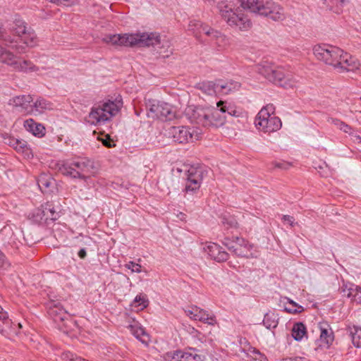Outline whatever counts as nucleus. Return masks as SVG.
<instances>
[{
  "label": "nucleus",
  "mask_w": 361,
  "mask_h": 361,
  "mask_svg": "<svg viewBox=\"0 0 361 361\" xmlns=\"http://www.w3.org/2000/svg\"><path fill=\"white\" fill-rule=\"evenodd\" d=\"M226 114L236 116V111L233 109L227 102L219 101L216 103V108L209 114V126L216 128L222 126L226 120Z\"/></svg>",
  "instance_id": "10"
},
{
  "label": "nucleus",
  "mask_w": 361,
  "mask_h": 361,
  "mask_svg": "<svg viewBox=\"0 0 361 361\" xmlns=\"http://www.w3.org/2000/svg\"><path fill=\"white\" fill-rule=\"evenodd\" d=\"M44 212H47L44 211L42 206H41L40 207L33 210V212L31 214V216L36 222H41L42 221H46L48 219H47L46 214Z\"/></svg>",
  "instance_id": "40"
},
{
  "label": "nucleus",
  "mask_w": 361,
  "mask_h": 361,
  "mask_svg": "<svg viewBox=\"0 0 361 361\" xmlns=\"http://www.w3.org/2000/svg\"><path fill=\"white\" fill-rule=\"evenodd\" d=\"M8 49L3 42V44H0V63H5L9 66L13 63L14 59H18L17 56Z\"/></svg>",
  "instance_id": "24"
},
{
  "label": "nucleus",
  "mask_w": 361,
  "mask_h": 361,
  "mask_svg": "<svg viewBox=\"0 0 361 361\" xmlns=\"http://www.w3.org/2000/svg\"><path fill=\"white\" fill-rule=\"evenodd\" d=\"M340 61L341 63L338 65L337 70L339 73L354 71L358 69L360 66L359 61L356 58L344 51Z\"/></svg>",
  "instance_id": "16"
},
{
  "label": "nucleus",
  "mask_w": 361,
  "mask_h": 361,
  "mask_svg": "<svg viewBox=\"0 0 361 361\" xmlns=\"http://www.w3.org/2000/svg\"><path fill=\"white\" fill-rule=\"evenodd\" d=\"M134 302H138L139 305H142L143 307H146L148 303V300L145 298L144 295H138L135 297Z\"/></svg>",
  "instance_id": "47"
},
{
  "label": "nucleus",
  "mask_w": 361,
  "mask_h": 361,
  "mask_svg": "<svg viewBox=\"0 0 361 361\" xmlns=\"http://www.w3.org/2000/svg\"><path fill=\"white\" fill-rule=\"evenodd\" d=\"M228 25L241 31H246L251 27L250 19L242 10H234L225 20Z\"/></svg>",
  "instance_id": "11"
},
{
  "label": "nucleus",
  "mask_w": 361,
  "mask_h": 361,
  "mask_svg": "<svg viewBox=\"0 0 361 361\" xmlns=\"http://www.w3.org/2000/svg\"><path fill=\"white\" fill-rule=\"evenodd\" d=\"M7 30L0 29V39L18 54L25 53L27 48L35 47L38 44L35 30L19 16L8 24Z\"/></svg>",
  "instance_id": "1"
},
{
  "label": "nucleus",
  "mask_w": 361,
  "mask_h": 361,
  "mask_svg": "<svg viewBox=\"0 0 361 361\" xmlns=\"http://www.w3.org/2000/svg\"><path fill=\"white\" fill-rule=\"evenodd\" d=\"M193 115L197 123L201 124L204 126H209V114H206L203 110L195 111Z\"/></svg>",
  "instance_id": "38"
},
{
  "label": "nucleus",
  "mask_w": 361,
  "mask_h": 361,
  "mask_svg": "<svg viewBox=\"0 0 361 361\" xmlns=\"http://www.w3.org/2000/svg\"><path fill=\"white\" fill-rule=\"evenodd\" d=\"M330 9L336 13H341L343 11V7L345 4V0H329Z\"/></svg>",
  "instance_id": "41"
},
{
  "label": "nucleus",
  "mask_w": 361,
  "mask_h": 361,
  "mask_svg": "<svg viewBox=\"0 0 361 361\" xmlns=\"http://www.w3.org/2000/svg\"><path fill=\"white\" fill-rule=\"evenodd\" d=\"M288 303L290 305H292L294 309H290L288 307H285V310L290 313H300L303 311V307L301 305H299L295 302H294L292 300L288 299Z\"/></svg>",
  "instance_id": "45"
},
{
  "label": "nucleus",
  "mask_w": 361,
  "mask_h": 361,
  "mask_svg": "<svg viewBox=\"0 0 361 361\" xmlns=\"http://www.w3.org/2000/svg\"><path fill=\"white\" fill-rule=\"evenodd\" d=\"M345 295L348 298H351L354 301L361 303V288L358 286L350 287L347 290H343Z\"/></svg>",
  "instance_id": "37"
},
{
  "label": "nucleus",
  "mask_w": 361,
  "mask_h": 361,
  "mask_svg": "<svg viewBox=\"0 0 361 361\" xmlns=\"http://www.w3.org/2000/svg\"><path fill=\"white\" fill-rule=\"evenodd\" d=\"M199 350L190 348L188 351L175 350L168 353L166 356L175 361H204L205 356L199 353Z\"/></svg>",
  "instance_id": "12"
},
{
  "label": "nucleus",
  "mask_w": 361,
  "mask_h": 361,
  "mask_svg": "<svg viewBox=\"0 0 361 361\" xmlns=\"http://www.w3.org/2000/svg\"><path fill=\"white\" fill-rule=\"evenodd\" d=\"M203 173L204 171L202 168L191 166L187 171L186 180L197 179L199 182H202Z\"/></svg>",
  "instance_id": "35"
},
{
  "label": "nucleus",
  "mask_w": 361,
  "mask_h": 361,
  "mask_svg": "<svg viewBox=\"0 0 361 361\" xmlns=\"http://www.w3.org/2000/svg\"><path fill=\"white\" fill-rule=\"evenodd\" d=\"M224 245H226L228 249L233 252L235 254V249H238V240L235 242V245H231L229 243L228 238H225V240L224 242Z\"/></svg>",
  "instance_id": "48"
},
{
  "label": "nucleus",
  "mask_w": 361,
  "mask_h": 361,
  "mask_svg": "<svg viewBox=\"0 0 361 361\" xmlns=\"http://www.w3.org/2000/svg\"><path fill=\"white\" fill-rule=\"evenodd\" d=\"M57 167L59 171L65 176L86 180L87 173L92 169V163L85 158H78L70 162H59Z\"/></svg>",
  "instance_id": "6"
},
{
  "label": "nucleus",
  "mask_w": 361,
  "mask_h": 361,
  "mask_svg": "<svg viewBox=\"0 0 361 361\" xmlns=\"http://www.w3.org/2000/svg\"><path fill=\"white\" fill-rule=\"evenodd\" d=\"M221 225L226 230L237 228L238 224L235 217L229 214H225L221 216Z\"/></svg>",
  "instance_id": "31"
},
{
  "label": "nucleus",
  "mask_w": 361,
  "mask_h": 361,
  "mask_svg": "<svg viewBox=\"0 0 361 361\" xmlns=\"http://www.w3.org/2000/svg\"><path fill=\"white\" fill-rule=\"evenodd\" d=\"M274 165L275 168L286 169L288 167L289 164H288L286 162H283V161H280V162H274Z\"/></svg>",
  "instance_id": "51"
},
{
  "label": "nucleus",
  "mask_w": 361,
  "mask_h": 361,
  "mask_svg": "<svg viewBox=\"0 0 361 361\" xmlns=\"http://www.w3.org/2000/svg\"><path fill=\"white\" fill-rule=\"evenodd\" d=\"M103 144L104 145L108 147H111V144L109 140H108L107 139H105L103 140Z\"/></svg>",
  "instance_id": "55"
},
{
  "label": "nucleus",
  "mask_w": 361,
  "mask_h": 361,
  "mask_svg": "<svg viewBox=\"0 0 361 361\" xmlns=\"http://www.w3.org/2000/svg\"><path fill=\"white\" fill-rule=\"evenodd\" d=\"M122 106L121 100L107 101L93 106L88 115L87 122L94 126L104 124L115 116Z\"/></svg>",
  "instance_id": "4"
},
{
  "label": "nucleus",
  "mask_w": 361,
  "mask_h": 361,
  "mask_svg": "<svg viewBox=\"0 0 361 361\" xmlns=\"http://www.w3.org/2000/svg\"><path fill=\"white\" fill-rule=\"evenodd\" d=\"M24 127L35 136L42 137L44 135L45 128L42 124L35 123L31 118L25 121Z\"/></svg>",
  "instance_id": "26"
},
{
  "label": "nucleus",
  "mask_w": 361,
  "mask_h": 361,
  "mask_svg": "<svg viewBox=\"0 0 361 361\" xmlns=\"http://www.w3.org/2000/svg\"><path fill=\"white\" fill-rule=\"evenodd\" d=\"M125 267L127 269H130L132 272H135V273L141 272V265L137 263H135L133 261H130V262H128L127 264H126Z\"/></svg>",
  "instance_id": "46"
},
{
  "label": "nucleus",
  "mask_w": 361,
  "mask_h": 361,
  "mask_svg": "<svg viewBox=\"0 0 361 361\" xmlns=\"http://www.w3.org/2000/svg\"><path fill=\"white\" fill-rule=\"evenodd\" d=\"M282 220L283 222L288 223L290 226H293L295 224H296L294 218L290 215H283Z\"/></svg>",
  "instance_id": "49"
},
{
  "label": "nucleus",
  "mask_w": 361,
  "mask_h": 361,
  "mask_svg": "<svg viewBox=\"0 0 361 361\" xmlns=\"http://www.w3.org/2000/svg\"><path fill=\"white\" fill-rule=\"evenodd\" d=\"M348 331L354 346L361 348V328L353 326V327H348Z\"/></svg>",
  "instance_id": "32"
},
{
  "label": "nucleus",
  "mask_w": 361,
  "mask_h": 361,
  "mask_svg": "<svg viewBox=\"0 0 361 361\" xmlns=\"http://www.w3.org/2000/svg\"><path fill=\"white\" fill-rule=\"evenodd\" d=\"M204 252L218 262H225L228 259V254L218 244L210 243L204 247Z\"/></svg>",
  "instance_id": "17"
},
{
  "label": "nucleus",
  "mask_w": 361,
  "mask_h": 361,
  "mask_svg": "<svg viewBox=\"0 0 361 361\" xmlns=\"http://www.w3.org/2000/svg\"><path fill=\"white\" fill-rule=\"evenodd\" d=\"M195 88L203 94L214 96L218 94L217 81L204 80L195 84Z\"/></svg>",
  "instance_id": "20"
},
{
  "label": "nucleus",
  "mask_w": 361,
  "mask_h": 361,
  "mask_svg": "<svg viewBox=\"0 0 361 361\" xmlns=\"http://www.w3.org/2000/svg\"><path fill=\"white\" fill-rule=\"evenodd\" d=\"M4 264H5V256L0 251V268L4 267Z\"/></svg>",
  "instance_id": "54"
},
{
  "label": "nucleus",
  "mask_w": 361,
  "mask_h": 361,
  "mask_svg": "<svg viewBox=\"0 0 361 361\" xmlns=\"http://www.w3.org/2000/svg\"><path fill=\"white\" fill-rule=\"evenodd\" d=\"M306 334V326L303 323L298 322L293 325L292 329V336L295 341H301Z\"/></svg>",
  "instance_id": "29"
},
{
  "label": "nucleus",
  "mask_w": 361,
  "mask_h": 361,
  "mask_svg": "<svg viewBox=\"0 0 361 361\" xmlns=\"http://www.w3.org/2000/svg\"><path fill=\"white\" fill-rule=\"evenodd\" d=\"M185 190L188 192H194L198 190L200 187L201 183L197 179H192V180H186Z\"/></svg>",
  "instance_id": "43"
},
{
  "label": "nucleus",
  "mask_w": 361,
  "mask_h": 361,
  "mask_svg": "<svg viewBox=\"0 0 361 361\" xmlns=\"http://www.w3.org/2000/svg\"><path fill=\"white\" fill-rule=\"evenodd\" d=\"M52 183V180L48 178L46 175H41L37 180V184L42 191L49 188Z\"/></svg>",
  "instance_id": "42"
},
{
  "label": "nucleus",
  "mask_w": 361,
  "mask_h": 361,
  "mask_svg": "<svg viewBox=\"0 0 361 361\" xmlns=\"http://www.w3.org/2000/svg\"><path fill=\"white\" fill-rule=\"evenodd\" d=\"M86 250L84 248L80 249V251L78 252V256L81 259H84L86 257Z\"/></svg>",
  "instance_id": "53"
},
{
  "label": "nucleus",
  "mask_w": 361,
  "mask_h": 361,
  "mask_svg": "<svg viewBox=\"0 0 361 361\" xmlns=\"http://www.w3.org/2000/svg\"><path fill=\"white\" fill-rule=\"evenodd\" d=\"M218 9L224 20L229 17L230 13L234 11L233 4L231 2L221 1L218 4Z\"/></svg>",
  "instance_id": "34"
},
{
  "label": "nucleus",
  "mask_w": 361,
  "mask_h": 361,
  "mask_svg": "<svg viewBox=\"0 0 361 361\" xmlns=\"http://www.w3.org/2000/svg\"><path fill=\"white\" fill-rule=\"evenodd\" d=\"M238 240V249H235V255L238 257L245 258H257L258 251L252 244L249 243L243 238H235Z\"/></svg>",
  "instance_id": "14"
},
{
  "label": "nucleus",
  "mask_w": 361,
  "mask_h": 361,
  "mask_svg": "<svg viewBox=\"0 0 361 361\" xmlns=\"http://www.w3.org/2000/svg\"><path fill=\"white\" fill-rule=\"evenodd\" d=\"M207 36L209 37L212 40L214 41L216 44L219 47H225L228 44L227 37L218 30H214L213 28L207 29Z\"/></svg>",
  "instance_id": "25"
},
{
  "label": "nucleus",
  "mask_w": 361,
  "mask_h": 361,
  "mask_svg": "<svg viewBox=\"0 0 361 361\" xmlns=\"http://www.w3.org/2000/svg\"><path fill=\"white\" fill-rule=\"evenodd\" d=\"M174 141L178 143L188 142L192 140V133L185 126H173L171 128Z\"/></svg>",
  "instance_id": "19"
},
{
  "label": "nucleus",
  "mask_w": 361,
  "mask_h": 361,
  "mask_svg": "<svg viewBox=\"0 0 361 361\" xmlns=\"http://www.w3.org/2000/svg\"><path fill=\"white\" fill-rule=\"evenodd\" d=\"M274 109L273 104H268L257 114L255 119V125L259 130L270 133L281 128V119L276 116H271Z\"/></svg>",
  "instance_id": "7"
},
{
  "label": "nucleus",
  "mask_w": 361,
  "mask_h": 361,
  "mask_svg": "<svg viewBox=\"0 0 361 361\" xmlns=\"http://www.w3.org/2000/svg\"><path fill=\"white\" fill-rule=\"evenodd\" d=\"M280 361H309L305 357H286L281 360Z\"/></svg>",
  "instance_id": "50"
},
{
  "label": "nucleus",
  "mask_w": 361,
  "mask_h": 361,
  "mask_svg": "<svg viewBox=\"0 0 361 361\" xmlns=\"http://www.w3.org/2000/svg\"><path fill=\"white\" fill-rule=\"evenodd\" d=\"M289 308H290V309H294V307H293V306H292V307H289Z\"/></svg>",
  "instance_id": "57"
},
{
  "label": "nucleus",
  "mask_w": 361,
  "mask_h": 361,
  "mask_svg": "<svg viewBox=\"0 0 361 361\" xmlns=\"http://www.w3.org/2000/svg\"><path fill=\"white\" fill-rule=\"evenodd\" d=\"M16 144H17L18 145H20V146H19V147H20V148H23V145L24 144H23V143H21V142H19V143H18V141H16Z\"/></svg>",
  "instance_id": "56"
},
{
  "label": "nucleus",
  "mask_w": 361,
  "mask_h": 361,
  "mask_svg": "<svg viewBox=\"0 0 361 361\" xmlns=\"http://www.w3.org/2000/svg\"><path fill=\"white\" fill-rule=\"evenodd\" d=\"M185 313L190 318L200 321L204 324L214 325L216 323L214 315L209 314L207 311L197 306L191 307L190 309L185 310Z\"/></svg>",
  "instance_id": "13"
},
{
  "label": "nucleus",
  "mask_w": 361,
  "mask_h": 361,
  "mask_svg": "<svg viewBox=\"0 0 361 361\" xmlns=\"http://www.w3.org/2000/svg\"><path fill=\"white\" fill-rule=\"evenodd\" d=\"M279 323L278 315L274 312H268L264 315L263 324L268 329H275Z\"/></svg>",
  "instance_id": "30"
},
{
  "label": "nucleus",
  "mask_w": 361,
  "mask_h": 361,
  "mask_svg": "<svg viewBox=\"0 0 361 361\" xmlns=\"http://www.w3.org/2000/svg\"><path fill=\"white\" fill-rule=\"evenodd\" d=\"M316 58L338 70L343 50L329 44L317 45L313 49Z\"/></svg>",
  "instance_id": "8"
},
{
  "label": "nucleus",
  "mask_w": 361,
  "mask_h": 361,
  "mask_svg": "<svg viewBox=\"0 0 361 361\" xmlns=\"http://www.w3.org/2000/svg\"><path fill=\"white\" fill-rule=\"evenodd\" d=\"M218 94H228L233 92L237 91L240 87V84L233 80L223 81L217 80Z\"/></svg>",
  "instance_id": "21"
},
{
  "label": "nucleus",
  "mask_w": 361,
  "mask_h": 361,
  "mask_svg": "<svg viewBox=\"0 0 361 361\" xmlns=\"http://www.w3.org/2000/svg\"><path fill=\"white\" fill-rule=\"evenodd\" d=\"M14 70L24 73L37 71L39 68L35 66L30 61L23 60L18 61L17 59H14L13 63L11 65Z\"/></svg>",
  "instance_id": "23"
},
{
  "label": "nucleus",
  "mask_w": 361,
  "mask_h": 361,
  "mask_svg": "<svg viewBox=\"0 0 361 361\" xmlns=\"http://www.w3.org/2000/svg\"><path fill=\"white\" fill-rule=\"evenodd\" d=\"M129 327L131 333L136 338L140 340L142 343H147V341L144 337L148 338V335L143 328L138 326L137 325H130Z\"/></svg>",
  "instance_id": "36"
},
{
  "label": "nucleus",
  "mask_w": 361,
  "mask_h": 361,
  "mask_svg": "<svg viewBox=\"0 0 361 361\" xmlns=\"http://www.w3.org/2000/svg\"><path fill=\"white\" fill-rule=\"evenodd\" d=\"M42 206L43 207L44 211L47 212H44L46 214L47 219L55 220L56 219L54 207H51V205L49 203H46L45 204H42Z\"/></svg>",
  "instance_id": "44"
},
{
  "label": "nucleus",
  "mask_w": 361,
  "mask_h": 361,
  "mask_svg": "<svg viewBox=\"0 0 361 361\" xmlns=\"http://www.w3.org/2000/svg\"><path fill=\"white\" fill-rule=\"evenodd\" d=\"M32 102V97L31 95H19L11 99L8 104L18 108L22 113L30 114V112H32L30 103Z\"/></svg>",
  "instance_id": "15"
},
{
  "label": "nucleus",
  "mask_w": 361,
  "mask_h": 361,
  "mask_svg": "<svg viewBox=\"0 0 361 361\" xmlns=\"http://www.w3.org/2000/svg\"><path fill=\"white\" fill-rule=\"evenodd\" d=\"M211 28L207 25H204L197 20H192L188 24L189 30L192 31L195 36L204 33L207 35V29Z\"/></svg>",
  "instance_id": "28"
},
{
  "label": "nucleus",
  "mask_w": 361,
  "mask_h": 361,
  "mask_svg": "<svg viewBox=\"0 0 361 361\" xmlns=\"http://www.w3.org/2000/svg\"><path fill=\"white\" fill-rule=\"evenodd\" d=\"M329 121L344 133L352 134V128L344 122L333 118H331Z\"/></svg>",
  "instance_id": "39"
},
{
  "label": "nucleus",
  "mask_w": 361,
  "mask_h": 361,
  "mask_svg": "<svg viewBox=\"0 0 361 361\" xmlns=\"http://www.w3.org/2000/svg\"><path fill=\"white\" fill-rule=\"evenodd\" d=\"M52 109V104L42 97L38 98L33 104H31L30 114L39 115L43 114L47 110Z\"/></svg>",
  "instance_id": "22"
},
{
  "label": "nucleus",
  "mask_w": 361,
  "mask_h": 361,
  "mask_svg": "<svg viewBox=\"0 0 361 361\" xmlns=\"http://www.w3.org/2000/svg\"><path fill=\"white\" fill-rule=\"evenodd\" d=\"M106 44L124 47H153L160 48L161 39L157 33H133L123 35H106L102 38Z\"/></svg>",
  "instance_id": "2"
},
{
  "label": "nucleus",
  "mask_w": 361,
  "mask_h": 361,
  "mask_svg": "<svg viewBox=\"0 0 361 361\" xmlns=\"http://www.w3.org/2000/svg\"><path fill=\"white\" fill-rule=\"evenodd\" d=\"M147 116L149 118L161 120H171L175 117V111L171 105L155 99H148L146 102Z\"/></svg>",
  "instance_id": "9"
},
{
  "label": "nucleus",
  "mask_w": 361,
  "mask_h": 361,
  "mask_svg": "<svg viewBox=\"0 0 361 361\" xmlns=\"http://www.w3.org/2000/svg\"><path fill=\"white\" fill-rule=\"evenodd\" d=\"M8 245H10L11 248H13V250L15 249H18V243H17L16 242V238H11V241H8Z\"/></svg>",
  "instance_id": "52"
},
{
  "label": "nucleus",
  "mask_w": 361,
  "mask_h": 361,
  "mask_svg": "<svg viewBox=\"0 0 361 361\" xmlns=\"http://www.w3.org/2000/svg\"><path fill=\"white\" fill-rule=\"evenodd\" d=\"M12 322L8 319V313L0 306V332H6L11 329Z\"/></svg>",
  "instance_id": "33"
},
{
  "label": "nucleus",
  "mask_w": 361,
  "mask_h": 361,
  "mask_svg": "<svg viewBox=\"0 0 361 361\" xmlns=\"http://www.w3.org/2000/svg\"><path fill=\"white\" fill-rule=\"evenodd\" d=\"M49 314L55 322H63L68 317L66 311L58 305H54L53 307H51L49 310Z\"/></svg>",
  "instance_id": "27"
},
{
  "label": "nucleus",
  "mask_w": 361,
  "mask_h": 361,
  "mask_svg": "<svg viewBox=\"0 0 361 361\" xmlns=\"http://www.w3.org/2000/svg\"><path fill=\"white\" fill-rule=\"evenodd\" d=\"M257 71L269 81L285 88L296 86V81L286 76L281 68L276 67L272 63L264 61L257 66Z\"/></svg>",
  "instance_id": "5"
},
{
  "label": "nucleus",
  "mask_w": 361,
  "mask_h": 361,
  "mask_svg": "<svg viewBox=\"0 0 361 361\" xmlns=\"http://www.w3.org/2000/svg\"><path fill=\"white\" fill-rule=\"evenodd\" d=\"M319 346L324 348H329L334 340V332L326 322H320Z\"/></svg>",
  "instance_id": "18"
},
{
  "label": "nucleus",
  "mask_w": 361,
  "mask_h": 361,
  "mask_svg": "<svg viewBox=\"0 0 361 361\" xmlns=\"http://www.w3.org/2000/svg\"><path fill=\"white\" fill-rule=\"evenodd\" d=\"M243 8L273 20H283L285 18L283 8L271 0H241Z\"/></svg>",
  "instance_id": "3"
}]
</instances>
